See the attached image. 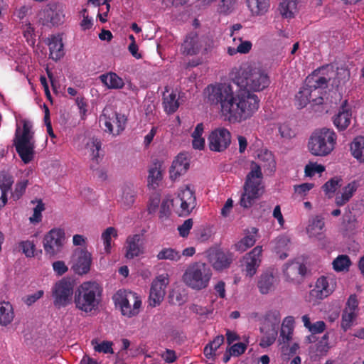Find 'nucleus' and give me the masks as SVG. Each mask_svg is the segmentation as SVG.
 <instances>
[{"mask_svg": "<svg viewBox=\"0 0 364 364\" xmlns=\"http://www.w3.org/2000/svg\"><path fill=\"white\" fill-rule=\"evenodd\" d=\"M14 318L12 305L9 302H0V325L6 326Z\"/></svg>", "mask_w": 364, "mask_h": 364, "instance_id": "37", "label": "nucleus"}, {"mask_svg": "<svg viewBox=\"0 0 364 364\" xmlns=\"http://www.w3.org/2000/svg\"><path fill=\"white\" fill-rule=\"evenodd\" d=\"M169 283L168 276L160 274L151 283L149 293V304L155 307L159 305L166 294V288Z\"/></svg>", "mask_w": 364, "mask_h": 364, "instance_id": "16", "label": "nucleus"}, {"mask_svg": "<svg viewBox=\"0 0 364 364\" xmlns=\"http://www.w3.org/2000/svg\"><path fill=\"white\" fill-rule=\"evenodd\" d=\"M100 121L104 122L106 132L112 134V136H117L125 129L127 119L124 114L114 112L112 117L104 114L100 118Z\"/></svg>", "mask_w": 364, "mask_h": 364, "instance_id": "17", "label": "nucleus"}, {"mask_svg": "<svg viewBox=\"0 0 364 364\" xmlns=\"http://www.w3.org/2000/svg\"><path fill=\"white\" fill-rule=\"evenodd\" d=\"M237 0H222L218 6V12L223 15H228L233 11Z\"/></svg>", "mask_w": 364, "mask_h": 364, "instance_id": "48", "label": "nucleus"}, {"mask_svg": "<svg viewBox=\"0 0 364 364\" xmlns=\"http://www.w3.org/2000/svg\"><path fill=\"white\" fill-rule=\"evenodd\" d=\"M135 193L129 187H125L123 189L122 200L127 208L131 207L135 201Z\"/></svg>", "mask_w": 364, "mask_h": 364, "instance_id": "50", "label": "nucleus"}, {"mask_svg": "<svg viewBox=\"0 0 364 364\" xmlns=\"http://www.w3.org/2000/svg\"><path fill=\"white\" fill-rule=\"evenodd\" d=\"M194 193L186 186L178 190V195L171 200V205L179 216L188 215L196 207Z\"/></svg>", "mask_w": 364, "mask_h": 364, "instance_id": "11", "label": "nucleus"}, {"mask_svg": "<svg viewBox=\"0 0 364 364\" xmlns=\"http://www.w3.org/2000/svg\"><path fill=\"white\" fill-rule=\"evenodd\" d=\"M279 132L281 137L289 139L295 136L294 131L287 124H282L279 127Z\"/></svg>", "mask_w": 364, "mask_h": 364, "instance_id": "59", "label": "nucleus"}, {"mask_svg": "<svg viewBox=\"0 0 364 364\" xmlns=\"http://www.w3.org/2000/svg\"><path fill=\"white\" fill-rule=\"evenodd\" d=\"M193 225V219L189 218L186 220L183 223L178 227V230L180 236L186 237L188 235Z\"/></svg>", "mask_w": 364, "mask_h": 364, "instance_id": "57", "label": "nucleus"}, {"mask_svg": "<svg viewBox=\"0 0 364 364\" xmlns=\"http://www.w3.org/2000/svg\"><path fill=\"white\" fill-rule=\"evenodd\" d=\"M336 282L332 278L321 276L315 284V287L309 292V301L316 303L322 300L333 293L335 289Z\"/></svg>", "mask_w": 364, "mask_h": 364, "instance_id": "14", "label": "nucleus"}, {"mask_svg": "<svg viewBox=\"0 0 364 364\" xmlns=\"http://www.w3.org/2000/svg\"><path fill=\"white\" fill-rule=\"evenodd\" d=\"M23 129L16 127L14 138L13 140L16 151L21 161L27 164L34 158L35 141H33L34 133L31 131L32 124L26 120H22Z\"/></svg>", "mask_w": 364, "mask_h": 364, "instance_id": "5", "label": "nucleus"}, {"mask_svg": "<svg viewBox=\"0 0 364 364\" xmlns=\"http://www.w3.org/2000/svg\"><path fill=\"white\" fill-rule=\"evenodd\" d=\"M358 188V184L356 181H352L349 183L343 188L341 196H337L336 198V203L338 206H342L345 205L352 198L354 193Z\"/></svg>", "mask_w": 364, "mask_h": 364, "instance_id": "35", "label": "nucleus"}, {"mask_svg": "<svg viewBox=\"0 0 364 364\" xmlns=\"http://www.w3.org/2000/svg\"><path fill=\"white\" fill-rule=\"evenodd\" d=\"M280 321L281 315L279 311L277 310H270L266 313L262 326L279 328Z\"/></svg>", "mask_w": 364, "mask_h": 364, "instance_id": "45", "label": "nucleus"}, {"mask_svg": "<svg viewBox=\"0 0 364 364\" xmlns=\"http://www.w3.org/2000/svg\"><path fill=\"white\" fill-rule=\"evenodd\" d=\"M159 260H170L173 262H178L181 258V254L179 251L171 248L164 247L156 255Z\"/></svg>", "mask_w": 364, "mask_h": 364, "instance_id": "41", "label": "nucleus"}, {"mask_svg": "<svg viewBox=\"0 0 364 364\" xmlns=\"http://www.w3.org/2000/svg\"><path fill=\"white\" fill-rule=\"evenodd\" d=\"M205 93L207 102L220 105L223 114L232 123L250 119L259 107V100L256 95L247 91L235 95L232 86L226 83L209 85Z\"/></svg>", "mask_w": 364, "mask_h": 364, "instance_id": "1", "label": "nucleus"}, {"mask_svg": "<svg viewBox=\"0 0 364 364\" xmlns=\"http://www.w3.org/2000/svg\"><path fill=\"white\" fill-rule=\"evenodd\" d=\"M278 329L268 326H261L260 330L264 334L260 341V346L262 348L269 347L274 343L278 334Z\"/></svg>", "mask_w": 364, "mask_h": 364, "instance_id": "33", "label": "nucleus"}, {"mask_svg": "<svg viewBox=\"0 0 364 364\" xmlns=\"http://www.w3.org/2000/svg\"><path fill=\"white\" fill-rule=\"evenodd\" d=\"M289 237L285 235L278 236L274 240V251L279 255L280 259H284L287 257L288 255L285 251L289 250Z\"/></svg>", "mask_w": 364, "mask_h": 364, "instance_id": "39", "label": "nucleus"}, {"mask_svg": "<svg viewBox=\"0 0 364 364\" xmlns=\"http://www.w3.org/2000/svg\"><path fill=\"white\" fill-rule=\"evenodd\" d=\"M102 288L97 282H83L75 292V306L85 313L96 311L102 300Z\"/></svg>", "mask_w": 364, "mask_h": 364, "instance_id": "4", "label": "nucleus"}, {"mask_svg": "<svg viewBox=\"0 0 364 364\" xmlns=\"http://www.w3.org/2000/svg\"><path fill=\"white\" fill-rule=\"evenodd\" d=\"M292 333V328H289L288 326H282L280 336L278 341L279 345L288 343L291 339Z\"/></svg>", "mask_w": 364, "mask_h": 364, "instance_id": "56", "label": "nucleus"}, {"mask_svg": "<svg viewBox=\"0 0 364 364\" xmlns=\"http://www.w3.org/2000/svg\"><path fill=\"white\" fill-rule=\"evenodd\" d=\"M48 46L50 51L49 55L52 60L58 61L64 56L63 43L62 38L59 36H52L49 38Z\"/></svg>", "mask_w": 364, "mask_h": 364, "instance_id": "26", "label": "nucleus"}, {"mask_svg": "<svg viewBox=\"0 0 364 364\" xmlns=\"http://www.w3.org/2000/svg\"><path fill=\"white\" fill-rule=\"evenodd\" d=\"M335 72L331 65H326L315 70L305 80V85L310 88L315 95L313 99L314 105L323 103V90L326 88Z\"/></svg>", "mask_w": 364, "mask_h": 364, "instance_id": "8", "label": "nucleus"}, {"mask_svg": "<svg viewBox=\"0 0 364 364\" xmlns=\"http://www.w3.org/2000/svg\"><path fill=\"white\" fill-rule=\"evenodd\" d=\"M258 237V229L252 227L247 232L246 235L235 245L237 251L243 252L252 247Z\"/></svg>", "mask_w": 364, "mask_h": 364, "instance_id": "27", "label": "nucleus"}, {"mask_svg": "<svg viewBox=\"0 0 364 364\" xmlns=\"http://www.w3.org/2000/svg\"><path fill=\"white\" fill-rule=\"evenodd\" d=\"M101 82L109 89H121L124 86V82L122 77L115 73H108L100 76Z\"/></svg>", "mask_w": 364, "mask_h": 364, "instance_id": "31", "label": "nucleus"}, {"mask_svg": "<svg viewBox=\"0 0 364 364\" xmlns=\"http://www.w3.org/2000/svg\"><path fill=\"white\" fill-rule=\"evenodd\" d=\"M203 46V41L198 33L192 31L186 34L181 46V52L185 55H198Z\"/></svg>", "mask_w": 364, "mask_h": 364, "instance_id": "19", "label": "nucleus"}, {"mask_svg": "<svg viewBox=\"0 0 364 364\" xmlns=\"http://www.w3.org/2000/svg\"><path fill=\"white\" fill-rule=\"evenodd\" d=\"M112 343L110 341H103L101 343L95 342L94 346V350L96 352L104 353H113Z\"/></svg>", "mask_w": 364, "mask_h": 364, "instance_id": "58", "label": "nucleus"}, {"mask_svg": "<svg viewBox=\"0 0 364 364\" xmlns=\"http://www.w3.org/2000/svg\"><path fill=\"white\" fill-rule=\"evenodd\" d=\"M190 310L200 316H208L213 313V309L205 306H202L198 304H192L190 306Z\"/></svg>", "mask_w": 364, "mask_h": 364, "instance_id": "61", "label": "nucleus"}, {"mask_svg": "<svg viewBox=\"0 0 364 364\" xmlns=\"http://www.w3.org/2000/svg\"><path fill=\"white\" fill-rule=\"evenodd\" d=\"M171 204V200H164L160 206L159 210V218L161 219H166L171 214L170 205Z\"/></svg>", "mask_w": 364, "mask_h": 364, "instance_id": "63", "label": "nucleus"}, {"mask_svg": "<svg viewBox=\"0 0 364 364\" xmlns=\"http://www.w3.org/2000/svg\"><path fill=\"white\" fill-rule=\"evenodd\" d=\"M351 264L350 257L346 255H338L332 262L336 272L348 271Z\"/></svg>", "mask_w": 364, "mask_h": 364, "instance_id": "44", "label": "nucleus"}, {"mask_svg": "<svg viewBox=\"0 0 364 364\" xmlns=\"http://www.w3.org/2000/svg\"><path fill=\"white\" fill-rule=\"evenodd\" d=\"M125 257L127 259H134L144 253L143 235L135 234L129 235L125 243Z\"/></svg>", "mask_w": 364, "mask_h": 364, "instance_id": "22", "label": "nucleus"}, {"mask_svg": "<svg viewBox=\"0 0 364 364\" xmlns=\"http://www.w3.org/2000/svg\"><path fill=\"white\" fill-rule=\"evenodd\" d=\"M163 105L166 112L168 114L174 113L179 107L178 99L176 94L172 92L168 95H164Z\"/></svg>", "mask_w": 364, "mask_h": 364, "instance_id": "40", "label": "nucleus"}, {"mask_svg": "<svg viewBox=\"0 0 364 364\" xmlns=\"http://www.w3.org/2000/svg\"><path fill=\"white\" fill-rule=\"evenodd\" d=\"M161 179L162 174L160 170V165L154 164L149 170L148 186L154 189Z\"/></svg>", "mask_w": 364, "mask_h": 364, "instance_id": "43", "label": "nucleus"}, {"mask_svg": "<svg viewBox=\"0 0 364 364\" xmlns=\"http://www.w3.org/2000/svg\"><path fill=\"white\" fill-rule=\"evenodd\" d=\"M356 316V312L344 309L342 314L341 328L347 331L351 326Z\"/></svg>", "mask_w": 364, "mask_h": 364, "instance_id": "47", "label": "nucleus"}, {"mask_svg": "<svg viewBox=\"0 0 364 364\" xmlns=\"http://www.w3.org/2000/svg\"><path fill=\"white\" fill-rule=\"evenodd\" d=\"M325 171V166L321 164H317L316 163H309L306 165L304 172L306 176L311 177L315 173H321Z\"/></svg>", "mask_w": 364, "mask_h": 364, "instance_id": "54", "label": "nucleus"}, {"mask_svg": "<svg viewBox=\"0 0 364 364\" xmlns=\"http://www.w3.org/2000/svg\"><path fill=\"white\" fill-rule=\"evenodd\" d=\"M336 139L337 136L333 129L328 128L316 129L309 139V151L314 156H326L333 150Z\"/></svg>", "mask_w": 364, "mask_h": 364, "instance_id": "7", "label": "nucleus"}, {"mask_svg": "<svg viewBox=\"0 0 364 364\" xmlns=\"http://www.w3.org/2000/svg\"><path fill=\"white\" fill-rule=\"evenodd\" d=\"M189 160L185 154H179L170 168V176L173 180L186 173L189 168Z\"/></svg>", "mask_w": 364, "mask_h": 364, "instance_id": "25", "label": "nucleus"}, {"mask_svg": "<svg viewBox=\"0 0 364 364\" xmlns=\"http://www.w3.org/2000/svg\"><path fill=\"white\" fill-rule=\"evenodd\" d=\"M208 142L210 151L223 152L228 148L231 143V134L226 128H216L210 133Z\"/></svg>", "mask_w": 364, "mask_h": 364, "instance_id": "13", "label": "nucleus"}, {"mask_svg": "<svg viewBox=\"0 0 364 364\" xmlns=\"http://www.w3.org/2000/svg\"><path fill=\"white\" fill-rule=\"evenodd\" d=\"M299 346L297 343H294L291 346L288 343L281 345V352L283 359H289L290 357L296 354Z\"/></svg>", "mask_w": 364, "mask_h": 364, "instance_id": "53", "label": "nucleus"}, {"mask_svg": "<svg viewBox=\"0 0 364 364\" xmlns=\"http://www.w3.org/2000/svg\"><path fill=\"white\" fill-rule=\"evenodd\" d=\"M335 72L331 65H326L315 70L305 80V85L310 88L315 95L313 99L314 105L323 103V90L326 88Z\"/></svg>", "mask_w": 364, "mask_h": 364, "instance_id": "9", "label": "nucleus"}, {"mask_svg": "<svg viewBox=\"0 0 364 364\" xmlns=\"http://www.w3.org/2000/svg\"><path fill=\"white\" fill-rule=\"evenodd\" d=\"M19 247L27 257H33L35 256L36 245L33 242L30 240L21 241L19 243Z\"/></svg>", "mask_w": 364, "mask_h": 364, "instance_id": "52", "label": "nucleus"}, {"mask_svg": "<svg viewBox=\"0 0 364 364\" xmlns=\"http://www.w3.org/2000/svg\"><path fill=\"white\" fill-rule=\"evenodd\" d=\"M298 0H282L279 6L280 14L286 18H291L297 12Z\"/></svg>", "mask_w": 364, "mask_h": 364, "instance_id": "36", "label": "nucleus"}, {"mask_svg": "<svg viewBox=\"0 0 364 364\" xmlns=\"http://www.w3.org/2000/svg\"><path fill=\"white\" fill-rule=\"evenodd\" d=\"M117 306L121 309L122 314L129 318L136 316L141 306V301L137 294L133 291L119 290L113 296Z\"/></svg>", "mask_w": 364, "mask_h": 364, "instance_id": "10", "label": "nucleus"}, {"mask_svg": "<svg viewBox=\"0 0 364 364\" xmlns=\"http://www.w3.org/2000/svg\"><path fill=\"white\" fill-rule=\"evenodd\" d=\"M212 275V270L208 264L194 262L187 267L182 279L189 288L200 291L208 287Z\"/></svg>", "mask_w": 364, "mask_h": 364, "instance_id": "6", "label": "nucleus"}, {"mask_svg": "<svg viewBox=\"0 0 364 364\" xmlns=\"http://www.w3.org/2000/svg\"><path fill=\"white\" fill-rule=\"evenodd\" d=\"M262 247L256 246L244 257L247 276L253 277L261 264Z\"/></svg>", "mask_w": 364, "mask_h": 364, "instance_id": "23", "label": "nucleus"}, {"mask_svg": "<svg viewBox=\"0 0 364 364\" xmlns=\"http://www.w3.org/2000/svg\"><path fill=\"white\" fill-rule=\"evenodd\" d=\"M259 164L252 161L250 171L247 173L243 186V192L240 199V205L244 208L252 206L255 200L262 194L263 186L262 180L263 175L262 167L264 171L272 174L276 171V161L272 151L267 149L261 150L257 154Z\"/></svg>", "mask_w": 364, "mask_h": 364, "instance_id": "2", "label": "nucleus"}, {"mask_svg": "<svg viewBox=\"0 0 364 364\" xmlns=\"http://www.w3.org/2000/svg\"><path fill=\"white\" fill-rule=\"evenodd\" d=\"M235 81L240 87L245 89L244 91L249 92L250 90H263L270 82L268 75L264 70L247 63L240 65L236 72Z\"/></svg>", "mask_w": 364, "mask_h": 364, "instance_id": "3", "label": "nucleus"}, {"mask_svg": "<svg viewBox=\"0 0 364 364\" xmlns=\"http://www.w3.org/2000/svg\"><path fill=\"white\" fill-rule=\"evenodd\" d=\"M86 148L90 153L92 163L98 164L103 156V154H100V152H102L100 139L95 137L91 138L86 144Z\"/></svg>", "mask_w": 364, "mask_h": 364, "instance_id": "32", "label": "nucleus"}, {"mask_svg": "<svg viewBox=\"0 0 364 364\" xmlns=\"http://www.w3.org/2000/svg\"><path fill=\"white\" fill-rule=\"evenodd\" d=\"M73 294V282L68 278H63L52 289L54 306L58 309L66 306L70 302Z\"/></svg>", "mask_w": 364, "mask_h": 364, "instance_id": "12", "label": "nucleus"}, {"mask_svg": "<svg viewBox=\"0 0 364 364\" xmlns=\"http://www.w3.org/2000/svg\"><path fill=\"white\" fill-rule=\"evenodd\" d=\"M44 204L41 200H39L38 204L33 208V215L29 218L31 223H38L42 220V212L44 210Z\"/></svg>", "mask_w": 364, "mask_h": 364, "instance_id": "55", "label": "nucleus"}, {"mask_svg": "<svg viewBox=\"0 0 364 364\" xmlns=\"http://www.w3.org/2000/svg\"><path fill=\"white\" fill-rule=\"evenodd\" d=\"M14 183V180L11 176L6 173H0V188L5 193L11 189V186Z\"/></svg>", "mask_w": 364, "mask_h": 364, "instance_id": "51", "label": "nucleus"}, {"mask_svg": "<svg viewBox=\"0 0 364 364\" xmlns=\"http://www.w3.org/2000/svg\"><path fill=\"white\" fill-rule=\"evenodd\" d=\"M306 272V267L305 264L297 261H293L287 264L284 269V274L286 279L290 282L298 280L304 277Z\"/></svg>", "mask_w": 364, "mask_h": 364, "instance_id": "24", "label": "nucleus"}, {"mask_svg": "<svg viewBox=\"0 0 364 364\" xmlns=\"http://www.w3.org/2000/svg\"><path fill=\"white\" fill-rule=\"evenodd\" d=\"M232 255L228 252L217 251L210 258L213 267L216 270L228 268L232 262Z\"/></svg>", "mask_w": 364, "mask_h": 364, "instance_id": "28", "label": "nucleus"}, {"mask_svg": "<svg viewBox=\"0 0 364 364\" xmlns=\"http://www.w3.org/2000/svg\"><path fill=\"white\" fill-rule=\"evenodd\" d=\"M352 155L360 162H364V136H356L350 144Z\"/></svg>", "mask_w": 364, "mask_h": 364, "instance_id": "38", "label": "nucleus"}, {"mask_svg": "<svg viewBox=\"0 0 364 364\" xmlns=\"http://www.w3.org/2000/svg\"><path fill=\"white\" fill-rule=\"evenodd\" d=\"M351 107L345 100L338 109L337 114L333 117V123L339 132L346 130L351 122Z\"/></svg>", "mask_w": 364, "mask_h": 364, "instance_id": "21", "label": "nucleus"}, {"mask_svg": "<svg viewBox=\"0 0 364 364\" xmlns=\"http://www.w3.org/2000/svg\"><path fill=\"white\" fill-rule=\"evenodd\" d=\"M45 20L53 26H58L63 22L64 14L62 9L57 5L45 9L43 11Z\"/></svg>", "mask_w": 364, "mask_h": 364, "instance_id": "29", "label": "nucleus"}, {"mask_svg": "<svg viewBox=\"0 0 364 364\" xmlns=\"http://www.w3.org/2000/svg\"><path fill=\"white\" fill-rule=\"evenodd\" d=\"M118 236L117 230L113 227L107 228L102 233V240L104 244V250L105 253L109 254L111 252L112 245L111 241L112 238H117Z\"/></svg>", "mask_w": 364, "mask_h": 364, "instance_id": "42", "label": "nucleus"}, {"mask_svg": "<svg viewBox=\"0 0 364 364\" xmlns=\"http://www.w3.org/2000/svg\"><path fill=\"white\" fill-rule=\"evenodd\" d=\"M247 4L252 15L255 16L264 15L270 8L269 0H247Z\"/></svg>", "mask_w": 364, "mask_h": 364, "instance_id": "30", "label": "nucleus"}, {"mask_svg": "<svg viewBox=\"0 0 364 364\" xmlns=\"http://www.w3.org/2000/svg\"><path fill=\"white\" fill-rule=\"evenodd\" d=\"M325 223L324 218L320 215L315 216L307 228V231L313 235H319L324 228Z\"/></svg>", "mask_w": 364, "mask_h": 364, "instance_id": "46", "label": "nucleus"}, {"mask_svg": "<svg viewBox=\"0 0 364 364\" xmlns=\"http://www.w3.org/2000/svg\"><path fill=\"white\" fill-rule=\"evenodd\" d=\"M65 240V232L60 228L50 230L43 238V247L46 255L54 256L58 253Z\"/></svg>", "mask_w": 364, "mask_h": 364, "instance_id": "15", "label": "nucleus"}, {"mask_svg": "<svg viewBox=\"0 0 364 364\" xmlns=\"http://www.w3.org/2000/svg\"><path fill=\"white\" fill-rule=\"evenodd\" d=\"M312 98H315V95H314L311 90L304 85L296 95V105L299 108H303L309 103H313Z\"/></svg>", "mask_w": 364, "mask_h": 364, "instance_id": "34", "label": "nucleus"}, {"mask_svg": "<svg viewBox=\"0 0 364 364\" xmlns=\"http://www.w3.org/2000/svg\"><path fill=\"white\" fill-rule=\"evenodd\" d=\"M279 282V279L273 269H267L259 277L257 286L262 294H267L276 289Z\"/></svg>", "mask_w": 364, "mask_h": 364, "instance_id": "20", "label": "nucleus"}, {"mask_svg": "<svg viewBox=\"0 0 364 364\" xmlns=\"http://www.w3.org/2000/svg\"><path fill=\"white\" fill-rule=\"evenodd\" d=\"M53 268L54 272L58 276H61L68 272V268L63 261L58 260L53 263Z\"/></svg>", "mask_w": 364, "mask_h": 364, "instance_id": "64", "label": "nucleus"}, {"mask_svg": "<svg viewBox=\"0 0 364 364\" xmlns=\"http://www.w3.org/2000/svg\"><path fill=\"white\" fill-rule=\"evenodd\" d=\"M28 183V181L27 179L19 181L16 183L15 188L11 192V198L14 200H18L22 197L26 191Z\"/></svg>", "mask_w": 364, "mask_h": 364, "instance_id": "49", "label": "nucleus"}, {"mask_svg": "<svg viewBox=\"0 0 364 364\" xmlns=\"http://www.w3.org/2000/svg\"><path fill=\"white\" fill-rule=\"evenodd\" d=\"M73 271L77 274H87L92 264V255L86 249L77 248L73 255Z\"/></svg>", "mask_w": 364, "mask_h": 364, "instance_id": "18", "label": "nucleus"}, {"mask_svg": "<svg viewBox=\"0 0 364 364\" xmlns=\"http://www.w3.org/2000/svg\"><path fill=\"white\" fill-rule=\"evenodd\" d=\"M246 349H247V344H245L244 343H241V342H239V343H237L232 345L229 348V350H230V352L232 354V356H235V357L240 356L242 354H243L245 352Z\"/></svg>", "mask_w": 364, "mask_h": 364, "instance_id": "62", "label": "nucleus"}, {"mask_svg": "<svg viewBox=\"0 0 364 364\" xmlns=\"http://www.w3.org/2000/svg\"><path fill=\"white\" fill-rule=\"evenodd\" d=\"M339 186V180L333 178L326 182L323 186V191L327 194L330 193H334Z\"/></svg>", "mask_w": 364, "mask_h": 364, "instance_id": "60", "label": "nucleus"}]
</instances>
